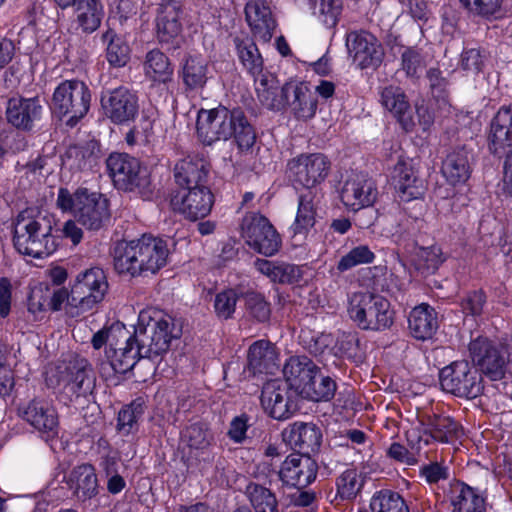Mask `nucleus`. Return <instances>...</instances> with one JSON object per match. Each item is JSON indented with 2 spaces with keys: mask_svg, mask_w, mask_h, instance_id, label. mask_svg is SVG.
<instances>
[{
  "mask_svg": "<svg viewBox=\"0 0 512 512\" xmlns=\"http://www.w3.org/2000/svg\"><path fill=\"white\" fill-rule=\"evenodd\" d=\"M246 313L258 322H266L271 316L270 304L265 297L257 292H247L244 295Z\"/></svg>",
  "mask_w": 512,
  "mask_h": 512,
  "instance_id": "nucleus-52",
  "label": "nucleus"
},
{
  "mask_svg": "<svg viewBox=\"0 0 512 512\" xmlns=\"http://www.w3.org/2000/svg\"><path fill=\"white\" fill-rule=\"evenodd\" d=\"M375 255L366 245H359L343 255L337 263L340 272L347 271L357 265L370 264L374 261Z\"/></svg>",
  "mask_w": 512,
  "mask_h": 512,
  "instance_id": "nucleus-55",
  "label": "nucleus"
},
{
  "mask_svg": "<svg viewBox=\"0 0 512 512\" xmlns=\"http://www.w3.org/2000/svg\"><path fill=\"white\" fill-rule=\"evenodd\" d=\"M77 21L86 33L94 32L101 24L104 11L101 0H76Z\"/></svg>",
  "mask_w": 512,
  "mask_h": 512,
  "instance_id": "nucleus-42",
  "label": "nucleus"
},
{
  "mask_svg": "<svg viewBox=\"0 0 512 512\" xmlns=\"http://www.w3.org/2000/svg\"><path fill=\"white\" fill-rule=\"evenodd\" d=\"M90 102V89L84 82L66 80L56 87L51 109L66 125L73 127L87 114Z\"/></svg>",
  "mask_w": 512,
  "mask_h": 512,
  "instance_id": "nucleus-9",
  "label": "nucleus"
},
{
  "mask_svg": "<svg viewBox=\"0 0 512 512\" xmlns=\"http://www.w3.org/2000/svg\"><path fill=\"white\" fill-rule=\"evenodd\" d=\"M408 327L412 336L426 340L433 336L438 328L435 310L428 304H421L412 309L408 318Z\"/></svg>",
  "mask_w": 512,
  "mask_h": 512,
  "instance_id": "nucleus-39",
  "label": "nucleus"
},
{
  "mask_svg": "<svg viewBox=\"0 0 512 512\" xmlns=\"http://www.w3.org/2000/svg\"><path fill=\"white\" fill-rule=\"evenodd\" d=\"M370 509L372 512H410L403 497L388 489L374 493L370 500Z\"/></svg>",
  "mask_w": 512,
  "mask_h": 512,
  "instance_id": "nucleus-48",
  "label": "nucleus"
},
{
  "mask_svg": "<svg viewBox=\"0 0 512 512\" xmlns=\"http://www.w3.org/2000/svg\"><path fill=\"white\" fill-rule=\"evenodd\" d=\"M254 83L257 98L264 107L272 111H280L286 107L289 97L288 88H291L292 82L280 86L277 77L269 72Z\"/></svg>",
  "mask_w": 512,
  "mask_h": 512,
  "instance_id": "nucleus-26",
  "label": "nucleus"
},
{
  "mask_svg": "<svg viewBox=\"0 0 512 512\" xmlns=\"http://www.w3.org/2000/svg\"><path fill=\"white\" fill-rule=\"evenodd\" d=\"M378 195L374 180L365 173H352L345 180L340 198L344 206L352 211L373 205Z\"/></svg>",
  "mask_w": 512,
  "mask_h": 512,
  "instance_id": "nucleus-18",
  "label": "nucleus"
},
{
  "mask_svg": "<svg viewBox=\"0 0 512 512\" xmlns=\"http://www.w3.org/2000/svg\"><path fill=\"white\" fill-rule=\"evenodd\" d=\"M106 167L117 189L136 192L144 199L151 198L153 186L150 176L136 158L126 153H112L106 159Z\"/></svg>",
  "mask_w": 512,
  "mask_h": 512,
  "instance_id": "nucleus-8",
  "label": "nucleus"
},
{
  "mask_svg": "<svg viewBox=\"0 0 512 512\" xmlns=\"http://www.w3.org/2000/svg\"><path fill=\"white\" fill-rule=\"evenodd\" d=\"M419 473L428 484H437L441 480H447L449 478V468L439 462H431L423 465Z\"/></svg>",
  "mask_w": 512,
  "mask_h": 512,
  "instance_id": "nucleus-61",
  "label": "nucleus"
},
{
  "mask_svg": "<svg viewBox=\"0 0 512 512\" xmlns=\"http://www.w3.org/2000/svg\"><path fill=\"white\" fill-rule=\"evenodd\" d=\"M100 102L103 115L116 125L133 121L139 112L137 94L125 86L103 91Z\"/></svg>",
  "mask_w": 512,
  "mask_h": 512,
  "instance_id": "nucleus-13",
  "label": "nucleus"
},
{
  "mask_svg": "<svg viewBox=\"0 0 512 512\" xmlns=\"http://www.w3.org/2000/svg\"><path fill=\"white\" fill-rule=\"evenodd\" d=\"M330 163L320 153L301 154L288 163L289 177L294 185L312 190L328 175Z\"/></svg>",
  "mask_w": 512,
  "mask_h": 512,
  "instance_id": "nucleus-14",
  "label": "nucleus"
},
{
  "mask_svg": "<svg viewBox=\"0 0 512 512\" xmlns=\"http://www.w3.org/2000/svg\"><path fill=\"white\" fill-rule=\"evenodd\" d=\"M444 260L442 249L439 246L422 247L417 252L416 267L423 274H433Z\"/></svg>",
  "mask_w": 512,
  "mask_h": 512,
  "instance_id": "nucleus-51",
  "label": "nucleus"
},
{
  "mask_svg": "<svg viewBox=\"0 0 512 512\" xmlns=\"http://www.w3.org/2000/svg\"><path fill=\"white\" fill-rule=\"evenodd\" d=\"M261 405L270 417L279 421L289 419L296 411L288 385L279 379L269 380L264 384Z\"/></svg>",
  "mask_w": 512,
  "mask_h": 512,
  "instance_id": "nucleus-20",
  "label": "nucleus"
},
{
  "mask_svg": "<svg viewBox=\"0 0 512 512\" xmlns=\"http://www.w3.org/2000/svg\"><path fill=\"white\" fill-rule=\"evenodd\" d=\"M468 350L473 364L491 380H501L505 376L510 361L506 344L479 336L469 343Z\"/></svg>",
  "mask_w": 512,
  "mask_h": 512,
  "instance_id": "nucleus-10",
  "label": "nucleus"
},
{
  "mask_svg": "<svg viewBox=\"0 0 512 512\" xmlns=\"http://www.w3.org/2000/svg\"><path fill=\"white\" fill-rule=\"evenodd\" d=\"M278 367V355L270 342L259 340L250 346L248 351L249 371L253 374H274Z\"/></svg>",
  "mask_w": 512,
  "mask_h": 512,
  "instance_id": "nucleus-35",
  "label": "nucleus"
},
{
  "mask_svg": "<svg viewBox=\"0 0 512 512\" xmlns=\"http://www.w3.org/2000/svg\"><path fill=\"white\" fill-rule=\"evenodd\" d=\"M143 414L144 406L139 400L124 406L118 413V430L124 434L131 433L136 428L137 422Z\"/></svg>",
  "mask_w": 512,
  "mask_h": 512,
  "instance_id": "nucleus-54",
  "label": "nucleus"
},
{
  "mask_svg": "<svg viewBox=\"0 0 512 512\" xmlns=\"http://www.w3.org/2000/svg\"><path fill=\"white\" fill-rule=\"evenodd\" d=\"M346 46L353 63L360 69H376L382 62L384 51L378 39L368 31H351Z\"/></svg>",
  "mask_w": 512,
  "mask_h": 512,
  "instance_id": "nucleus-15",
  "label": "nucleus"
},
{
  "mask_svg": "<svg viewBox=\"0 0 512 512\" xmlns=\"http://www.w3.org/2000/svg\"><path fill=\"white\" fill-rule=\"evenodd\" d=\"M283 439L297 454L309 455L319 448L322 440V433L319 427L313 423L295 422L282 433Z\"/></svg>",
  "mask_w": 512,
  "mask_h": 512,
  "instance_id": "nucleus-29",
  "label": "nucleus"
},
{
  "mask_svg": "<svg viewBox=\"0 0 512 512\" xmlns=\"http://www.w3.org/2000/svg\"><path fill=\"white\" fill-rule=\"evenodd\" d=\"M245 20L253 36L269 42L276 29V20L266 0H247L245 4Z\"/></svg>",
  "mask_w": 512,
  "mask_h": 512,
  "instance_id": "nucleus-24",
  "label": "nucleus"
},
{
  "mask_svg": "<svg viewBox=\"0 0 512 512\" xmlns=\"http://www.w3.org/2000/svg\"><path fill=\"white\" fill-rule=\"evenodd\" d=\"M451 505L453 512L485 511L484 497L464 483H458L452 488Z\"/></svg>",
  "mask_w": 512,
  "mask_h": 512,
  "instance_id": "nucleus-41",
  "label": "nucleus"
},
{
  "mask_svg": "<svg viewBox=\"0 0 512 512\" xmlns=\"http://www.w3.org/2000/svg\"><path fill=\"white\" fill-rule=\"evenodd\" d=\"M144 72L153 81L166 83L171 80L173 68L169 58L163 52L153 49L146 54Z\"/></svg>",
  "mask_w": 512,
  "mask_h": 512,
  "instance_id": "nucleus-44",
  "label": "nucleus"
},
{
  "mask_svg": "<svg viewBox=\"0 0 512 512\" xmlns=\"http://www.w3.org/2000/svg\"><path fill=\"white\" fill-rule=\"evenodd\" d=\"M180 73L185 90L189 93H200L210 78L208 63L201 56H187Z\"/></svg>",
  "mask_w": 512,
  "mask_h": 512,
  "instance_id": "nucleus-34",
  "label": "nucleus"
},
{
  "mask_svg": "<svg viewBox=\"0 0 512 512\" xmlns=\"http://www.w3.org/2000/svg\"><path fill=\"white\" fill-rule=\"evenodd\" d=\"M485 303V294L482 291H473L463 299L462 309L466 314L478 316L482 313Z\"/></svg>",
  "mask_w": 512,
  "mask_h": 512,
  "instance_id": "nucleus-64",
  "label": "nucleus"
},
{
  "mask_svg": "<svg viewBox=\"0 0 512 512\" xmlns=\"http://www.w3.org/2000/svg\"><path fill=\"white\" fill-rule=\"evenodd\" d=\"M242 237L260 254L272 256L281 246V238L270 221L257 213L247 214L241 224Z\"/></svg>",
  "mask_w": 512,
  "mask_h": 512,
  "instance_id": "nucleus-12",
  "label": "nucleus"
},
{
  "mask_svg": "<svg viewBox=\"0 0 512 512\" xmlns=\"http://www.w3.org/2000/svg\"><path fill=\"white\" fill-rule=\"evenodd\" d=\"M299 6L307 5L313 15L317 16L324 24L335 26L341 13V0H294Z\"/></svg>",
  "mask_w": 512,
  "mask_h": 512,
  "instance_id": "nucleus-45",
  "label": "nucleus"
},
{
  "mask_svg": "<svg viewBox=\"0 0 512 512\" xmlns=\"http://www.w3.org/2000/svg\"><path fill=\"white\" fill-rule=\"evenodd\" d=\"M71 481L75 483V494L80 500H88L98 492L95 469L90 464H82L73 469Z\"/></svg>",
  "mask_w": 512,
  "mask_h": 512,
  "instance_id": "nucleus-43",
  "label": "nucleus"
},
{
  "mask_svg": "<svg viewBox=\"0 0 512 512\" xmlns=\"http://www.w3.org/2000/svg\"><path fill=\"white\" fill-rule=\"evenodd\" d=\"M336 389L335 380L330 376L323 375L319 369L317 376L308 385L302 397L315 402L329 401L334 397Z\"/></svg>",
  "mask_w": 512,
  "mask_h": 512,
  "instance_id": "nucleus-50",
  "label": "nucleus"
},
{
  "mask_svg": "<svg viewBox=\"0 0 512 512\" xmlns=\"http://www.w3.org/2000/svg\"><path fill=\"white\" fill-rule=\"evenodd\" d=\"M183 10L180 2L169 0L162 2L157 9L156 35L162 44L179 46L182 32Z\"/></svg>",
  "mask_w": 512,
  "mask_h": 512,
  "instance_id": "nucleus-21",
  "label": "nucleus"
},
{
  "mask_svg": "<svg viewBox=\"0 0 512 512\" xmlns=\"http://www.w3.org/2000/svg\"><path fill=\"white\" fill-rule=\"evenodd\" d=\"M50 309L49 287H36L31 291L28 298V310L34 315Z\"/></svg>",
  "mask_w": 512,
  "mask_h": 512,
  "instance_id": "nucleus-60",
  "label": "nucleus"
},
{
  "mask_svg": "<svg viewBox=\"0 0 512 512\" xmlns=\"http://www.w3.org/2000/svg\"><path fill=\"white\" fill-rule=\"evenodd\" d=\"M441 388L457 397L476 398L483 391L481 374L467 361H454L440 370Z\"/></svg>",
  "mask_w": 512,
  "mask_h": 512,
  "instance_id": "nucleus-11",
  "label": "nucleus"
},
{
  "mask_svg": "<svg viewBox=\"0 0 512 512\" xmlns=\"http://www.w3.org/2000/svg\"><path fill=\"white\" fill-rule=\"evenodd\" d=\"M392 182L402 201L408 202L424 195V181L418 176L410 161L398 160L392 172Z\"/></svg>",
  "mask_w": 512,
  "mask_h": 512,
  "instance_id": "nucleus-25",
  "label": "nucleus"
},
{
  "mask_svg": "<svg viewBox=\"0 0 512 512\" xmlns=\"http://www.w3.org/2000/svg\"><path fill=\"white\" fill-rule=\"evenodd\" d=\"M109 289L107 276L100 267H91L77 274L71 286L70 310L80 317L96 310Z\"/></svg>",
  "mask_w": 512,
  "mask_h": 512,
  "instance_id": "nucleus-7",
  "label": "nucleus"
},
{
  "mask_svg": "<svg viewBox=\"0 0 512 512\" xmlns=\"http://www.w3.org/2000/svg\"><path fill=\"white\" fill-rule=\"evenodd\" d=\"M238 294L233 289H226L215 296L214 311L219 319L227 320L233 317L236 310Z\"/></svg>",
  "mask_w": 512,
  "mask_h": 512,
  "instance_id": "nucleus-56",
  "label": "nucleus"
},
{
  "mask_svg": "<svg viewBox=\"0 0 512 512\" xmlns=\"http://www.w3.org/2000/svg\"><path fill=\"white\" fill-rule=\"evenodd\" d=\"M366 476L356 469H347L336 479L337 497L341 500H352L364 487Z\"/></svg>",
  "mask_w": 512,
  "mask_h": 512,
  "instance_id": "nucleus-47",
  "label": "nucleus"
},
{
  "mask_svg": "<svg viewBox=\"0 0 512 512\" xmlns=\"http://www.w3.org/2000/svg\"><path fill=\"white\" fill-rule=\"evenodd\" d=\"M41 113L42 106L37 98H11L6 109L8 122L24 130H30L33 123L40 119Z\"/></svg>",
  "mask_w": 512,
  "mask_h": 512,
  "instance_id": "nucleus-31",
  "label": "nucleus"
},
{
  "mask_svg": "<svg viewBox=\"0 0 512 512\" xmlns=\"http://www.w3.org/2000/svg\"><path fill=\"white\" fill-rule=\"evenodd\" d=\"M100 157V144L95 140H89L70 145L65 152L63 163L72 170L85 171L97 165Z\"/></svg>",
  "mask_w": 512,
  "mask_h": 512,
  "instance_id": "nucleus-33",
  "label": "nucleus"
},
{
  "mask_svg": "<svg viewBox=\"0 0 512 512\" xmlns=\"http://www.w3.org/2000/svg\"><path fill=\"white\" fill-rule=\"evenodd\" d=\"M484 66V56L479 49H465L461 54V68L470 75H477Z\"/></svg>",
  "mask_w": 512,
  "mask_h": 512,
  "instance_id": "nucleus-59",
  "label": "nucleus"
},
{
  "mask_svg": "<svg viewBox=\"0 0 512 512\" xmlns=\"http://www.w3.org/2000/svg\"><path fill=\"white\" fill-rule=\"evenodd\" d=\"M350 318L362 330L383 331L394 322V311L388 299L380 294L361 292L350 298Z\"/></svg>",
  "mask_w": 512,
  "mask_h": 512,
  "instance_id": "nucleus-6",
  "label": "nucleus"
},
{
  "mask_svg": "<svg viewBox=\"0 0 512 512\" xmlns=\"http://www.w3.org/2000/svg\"><path fill=\"white\" fill-rule=\"evenodd\" d=\"M289 97L286 107L298 121H308L316 115L318 100L316 93L303 82H292L288 88Z\"/></svg>",
  "mask_w": 512,
  "mask_h": 512,
  "instance_id": "nucleus-30",
  "label": "nucleus"
},
{
  "mask_svg": "<svg viewBox=\"0 0 512 512\" xmlns=\"http://www.w3.org/2000/svg\"><path fill=\"white\" fill-rule=\"evenodd\" d=\"M476 143L473 139L457 144L444 158L441 173L452 186L464 185L470 178L475 157Z\"/></svg>",
  "mask_w": 512,
  "mask_h": 512,
  "instance_id": "nucleus-16",
  "label": "nucleus"
},
{
  "mask_svg": "<svg viewBox=\"0 0 512 512\" xmlns=\"http://www.w3.org/2000/svg\"><path fill=\"white\" fill-rule=\"evenodd\" d=\"M380 102L405 131H410L415 125L412 108L404 91L399 86L389 85L381 89Z\"/></svg>",
  "mask_w": 512,
  "mask_h": 512,
  "instance_id": "nucleus-28",
  "label": "nucleus"
},
{
  "mask_svg": "<svg viewBox=\"0 0 512 512\" xmlns=\"http://www.w3.org/2000/svg\"><path fill=\"white\" fill-rule=\"evenodd\" d=\"M318 370L319 367L306 356L291 357L283 368L285 383L302 397Z\"/></svg>",
  "mask_w": 512,
  "mask_h": 512,
  "instance_id": "nucleus-27",
  "label": "nucleus"
},
{
  "mask_svg": "<svg viewBox=\"0 0 512 512\" xmlns=\"http://www.w3.org/2000/svg\"><path fill=\"white\" fill-rule=\"evenodd\" d=\"M210 166L200 155H187L174 165L175 183L184 189L206 186Z\"/></svg>",
  "mask_w": 512,
  "mask_h": 512,
  "instance_id": "nucleus-22",
  "label": "nucleus"
},
{
  "mask_svg": "<svg viewBox=\"0 0 512 512\" xmlns=\"http://www.w3.org/2000/svg\"><path fill=\"white\" fill-rule=\"evenodd\" d=\"M182 440L192 449H205L212 441V434L206 424L193 423L182 433Z\"/></svg>",
  "mask_w": 512,
  "mask_h": 512,
  "instance_id": "nucleus-53",
  "label": "nucleus"
},
{
  "mask_svg": "<svg viewBox=\"0 0 512 512\" xmlns=\"http://www.w3.org/2000/svg\"><path fill=\"white\" fill-rule=\"evenodd\" d=\"M168 256L167 242L146 234L130 242L116 243L112 252L115 271L131 277L156 274L167 264Z\"/></svg>",
  "mask_w": 512,
  "mask_h": 512,
  "instance_id": "nucleus-3",
  "label": "nucleus"
},
{
  "mask_svg": "<svg viewBox=\"0 0 512 512\" xmlns=\"http://www.w3.org/2000/svg\"><path fill=\"white\" fill-rule=\"evenodd\" d=\"M19 412L26 422L47 437H54L58 434V415L55 408L47 401L33 399L19 408Z\"/></svg>",
  "mask_w": 512,
  "mask_h": 512,
  "instance_id": "nucleus-23",
  "label": "nucleus"
},
{
  "mask_svg": "<svg viewBox=\"0 0 512 512\" xmlns=\"http://www.w3.org/2000/svg\"><path fill=\"white\" fill-rule=\"evenodd\" d=\"M245 493L255 512H279L278 500L270 489L257 483H250Z\"/></svg>",
  "mask_w": 512,
  "mask_h": 512,
  "instance_id": "nucleus-46",
  "label": "nucleus"
},
{
  "mask_svg": "<svg viewBox=\"0 0 512 512\" xmlns=\"http://www.w3.org/2000/svg\"><path fill=\"white\" fill-rule=\"evenodd\" d=\"M249 416L245 413L232 419L227 435L235 443H242L246 439L249 427Z\"/></svg>",
  "mask_w": 512,
  "mask_h": 512,
  "instance_id": "nucleus-63",
  "label": "nucleus"
},
{
  "mask_svg": "<svg viewBox=\"0 0 512 512\" xmlns=\"http://www.w3.org/2000/svg\"><path fill=\"white\" fill-rule=\"evenodd\" d=\"M239 60L241 61L247 72L253 77L254 81L263 77L269 71L265 70L263 58L258 47L250 37L233 38Z\"/></svg>",
  "mask_w": 512,
  "mask_h": 512,
  "instance_id": "nucleus-37",
  "label": "nucleus"
},
{
  "mask_svg": "<svg viewBox=\"0 0 512 512\" xmlns=\"http://www.w3.org/2000/svg\"><path fill=\"white\" fill-rule=\"evenodd\" d=\"M320 197L315 190H306L299 195L295 221L291 227L294 237L305 236L314 226Z\"/></svg>",
  "mask_w": 512,
  "mask_h": 512,
  "instance_id": "nucleus-36",
  "label": "nucleus"
},
{
  "mask_svg": "<svg viewBox=\"0 0 512 512\" xmlns=\"http://www.w3.org/2000/svg\"><path fill=\"white\" fill-rule=\"evenodd\" d=\"M427 78L432 95L437 99L446 101L448 97V81L443 77L442 72L437 68H430L427 72Z\"/></svg>",
  "mask_w": 512,
  "mask_h": 512,
  "instance_id": "nucleus-62",
  "label": "nucleus"
},
{
  "mask_svg": "<svg viewBox=\"0 0 512 512\" xmlns=\"http://www.w3.org/2000/svg\"><path fill=\"white\" fill-rule=\"evenodd\" d=\"M182 335L181 323L170 315L148 308L141 310L132 335L122 324L97 331L91 343L95 350L105 347V358L114 372L130 371L140 358L154 359L165 354L173 340Z\"/></svg>",
  "mask_w": 512,
  "mask_h": 512,
  "instance_id": "nucleus-1",
  "label": "nucleus"
},
{
  "mask_svg": "<svg viewBox=\"0 0 512 512\" xmlns=\"http://www.w3.org/2000/svg\"><path fill=\"white\" fill-rule=\"evenodd\" d=\"M56 205L62 212H69L88 230L97 231L110 220L109 200L101 193L80 187L74 192L60 188Z\"/></svg>",
  "mask_w": 512,
  "mask_h": 512,
  "instance_id": "nucleus-5",
  "label": "nucleus"
},
{
  "mask_svg": "<svg viewBox=\"0 0 512 512\" xmlns=\"http://www.w3.org/2000/svg\"><path fill=\"white\" fill-rule=\"evenodd\" d=\"M318 464L309 455L291 453L282 462L278 471L283 486L306 488L315 481Z\"/></svg>",
  "mask_w": 512,
  "mask_h": 512,
  "instance_id": "nucleus-17",
  "label": "nucleus"
},
{
  "mask_svg": "<svg viewBox=\"0 0 512 512\" xmlns=\"http://www.w3.org/2000/svg\"><path fill=\"white\" fill-rule=\"evenodd\" d=\"M103 39L107 42L106 57L111 66L123 67L130 58V48L114 31L108 30Z\"/></svg>",
  "mask_w": 512,
  "mask_h": 512,
  "instance_id": "nucleus-49",
  "label": "nucleus"
},
{
  "mask_svg": "<svg viewBox=\"0 0 512 512\" xmlns=\"http://www.w3.org/2000/svg\"><path fill=\"white\" fill-rule=\"evenodd\" d=\"M462 434L461 426L452 417L446 415H433L429 417L424 430L425 444L429 439L441 443H450L458 439Z\"/></svg>",
  "mask_w": 512,
  "mask_h": 512,
  "instance_id": "nucleus-38",
  "label": "nucleus"
},
{
  "mask_svg": "<svg viewBox=\"0 0 512 512\" xmlns=\"http://www.w3.org/2000/svg\"><path fill=\"white\" fill-rule=\"evenodd\" d=\"M213 203L214 196L207 186L180 190L171 198L173 210L193 221L206 217Z\"/></svg>",
  "mask_w": 512,
  "mask_h": 512,
  "instance_id": "nucleus-19",
  "label": "nucleus"
},
{
  "mask_svg": "<svg viewBox=\"0 0 512 512\" xmlns=\"http://www.w3.org/2000/svg\"><path fill=\"white\" fill-rule=\"evenodd\" d=\"M69 370L71 377L65 386L66 392L75 398L90 394L95 385V378L87 362L77 361Z\"/></svg>",
  "mask_w": 512,
  "mask_h": 512,
  "instance_id": "nucleus-40",
  "label": "nucleus"
},
{
  "mask_svg": "<svg viewBox=\"0 0 512 512\" xmlns=\"http://www.w3.org/2000/svg\"><path fill=\"white\" fill-rule=\"evenodd\" d=\"M13 226V245L20 254L45 258L59 246L56 220L47 212L36 208L22 210L14 219Z\"/></svg>",
  "mask_w": 512,
  "mask_h": 512,
  "instance_id": "nucleus-2",
  "label": "nucleus"
},
{
  "mask_svg": "<svg viewBox=\"0 0 512 512\" xmlns=\"http://www.w3.org/2000/svg\"><path fill=\"white\" fill-rule=\"evenodd\" d=\"M197 135L206 145L234 136L241 151L251 150L256 142L255 131L245 113L240 108L229 110L224 106L199 111Z\"/></svg>",
  "mask_w": 512,
  "mask_h": 512,
  "instance_id": "nucleus-4",
  "label": "nucleus"
},
{
  "mask_svg": "<svg viewBox=\"0 0 512 512\" xmlns=\"http://www.w3.org/2000/svg\"><path fill=\"white\" fill-rule=\"evenodd\" d=\"M401 66L407 76H416L425 67L424 58L418 49L405 48L401 54Z\"/></svg>",
  "mask_w": 512,
  "mask_h": 512,
  "instance_id": "nucleus-57",
  "label": "nucleus"
},
{
  "mask_svg": "<svg viewBox=\"0 0 512 512\" xmlns=\"http://www.w3.org/2000/svg\"><path fill=\"white\" fill-rule=\"evenodd\" d=\"M489 150L498 154L512 146V106L501 107L491 121Z\"/></svg>",
  "mask_w": 512,
  "mask_h": 512,
  "instance_id": "nucleus-32",
  "label": "nucleus"
},
{
  "mask_svg": "<svg viewBox=\"0 0 512 512\" xmlns=\"http://www.w3.org/2000/svg\"><path fill=\"white\" fill-rule=\"evenodd\" d=\"M460 2L469 12L488 17L499 11L502 0H460Z\"/></svg>",
  "mask_w": 512,
  "mask_h": 512,
  "instance_id": "nucleus-58",
  "label": "nucleus"
}]
</instances>
